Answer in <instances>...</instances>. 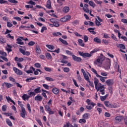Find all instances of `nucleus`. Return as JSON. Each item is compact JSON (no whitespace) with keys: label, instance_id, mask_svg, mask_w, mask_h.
<instances>
[{"label":"nucleus","instance_id":"nucleus-1","mask_svg":"<svg viewBox=\"0 0 127 127\" xmlns=\"http://www.w3.org/2000/svg\"><path fill=\"white\" fill-rule=\"evenodd\" d=\"M86 103L88 105L86 106V108L87 110H92V109H93V108H94L95 106H96L97 105L96 103H94L93 102H91V100L90 99H87L86 100Z\"/></svg>","mask_w":127,"mask_h":127},{"label":"nucleus","instance_id":"nucleus-2","mask_svg":"<svg viewBox=\"0 0 127 127\" xmlns=\"http://www.w3.org/2000/svg\"><path fill=\"white\" fill-rule=\"evenodd\" d=\"M97 92H99L101 93V95H105V86L102 85V83L98 84V88L97 89Z\"/></svg>","mask_w":127,"mask_h":127},{"label":"nucleus","instance_id":"nucleus-3","mask_svg":"<svg viewBox=\"0 0 127 127\" xmlns=\"http://www.w3.org/2000/svg\"><path fill=\"white\" fill-rule=\"evenodd\" d=\"M51 22L53 23V25L55 27H59L60 26V24H59V20L55 18H51L50 19Z\"/></svg>","mask_w":127,"mask_h":127},{"label":"nucleus","instance_id":"nucleus-4","mask_svg":"<svg viewBox=\"0 0 127 127\" xmlns=\"http://www.w3.org/2000/svg\"><path fill=\"white\" fill-rule=\"evenodd\" d=\"M104 105L107 108H111L112 109L118 108V106L110 104V102H109V101H104Z\"/></svg>","mask_w":127,"mask_h":127},{"label":"nucleus","instance_id":"nucleus-5","mask_svg":"<svg viewBox=\"0 0 127 127\" xmlns=\"http://www.w3.org/2000/svg\"><path fill=\"white\" fill-rule=\"evenodd\" d=\"M13 70L14 72H15V74H16L18 76H21V75L23 74V72H22L21 70L14 66L13 67Z\"/></svg>","mask_w":127,"mask_h":127},{"label":"nucleus","instance_id":"nucleus-6","mask_svg":"<svg viewBox=\"0 0 127 127\" xmlns=\"http://www.w3.org/2000/svg\"><path fill=\"white\" fill-rule=\"evenodd\" d=\"M97 18L95 19V24L96 26H100L101 25V22H103V19H101L99 16H96Z\"/></svg>","mask_w":127,"mask_h":127},{"label":"nucleus","instance_id":"nucleus-7","mask_svg":"<svg viewBox=\"0 0 127 127\" xmlns=\"http://www.w3.org/2000/svg\"><path fill=\"white\" fill-rule=\"evenodd\" d=\"M78 54L80 56H82V57H91L92 56V55L88 53H84L83 52L79 51Z\"/></svg>","mask_w":127,"mask_h":127},{"label":"nucleus","instance_id":"nucleus-8","mask_svg":"<svg viewBox=\"0 0 127 127\" xmlns=\"http://www.w3.org/2000/svg\"><path fill=\"white\" fill-rule=\"evenodd\" d=\"M21 117L23 118V119H25L26 114V111L25 110V108H21V111H20Z\"/></svg>","mask_w":127,"mask_h":127},{"label":"nucleus","instance_id":"nucleus-9","mask_svg":"<svg viewBox=\"0 0 127 127\" xmlns=\"http://www.w3.org/2000/svg\"><path fill=\"white\" fill-rule=\"evenodd\" d=\"M70 18H71V16L66 15L61 18L60 21H61V22H66V21H67V20H69Z\"/></svg>","mask_w":127,"mask_h":127},{"label":"nucleus","instance_id":"nucleus-10","mask_svg":"<svg viewBox=\"0 0 127 127\" xmlns=\"http://www.w3.org/2000/svg\"><path fill=\"white\" fill-rule=\"evenodd\" d=\"M42 92H43L41 93L42 96H43V97H44V98H45V99H46V100H47L48 97H47V95H46V93H47V94H49V91H48L46 90H44V89H42Z\"/></svg>","mask_w":127,"mask_h":127},{"label":"nucleus","instance_id":"nucleus-11","mask_svg":"<svg viewBox=\"0 0 127 127\" xmlns=\"http://www.w3.org/2000/svg\"><path fill=\"white\" fill-rule=\"evenodd\" d=\"M72 59L73 60H74V61L78 62V63H80V62L82 61V58H81L80 57H77L75 55H72Z\"/></svg>","mask_w":127,"mask_h":127},{"label":"nucleus","instance_id":"nucleus-12","mask_svg":"<svg viewBox=\"0 0 127 127\" xmlns=\"http://www.w3.org/2000/svg\"><path fill=\"white\" fill-rule=\"evenodd\" d=\"M20 53H22V54H23V55H26V56H29V55H30V52L27 51L25 52V51H24V50L21 49V48H19V49Z\"/></svg>","mask_w":127,"mask_h":127},{"label":"nucleus","instance_id":"nucleus-13","mask_svg":"<svg viewBox=\"0 0 127 127\" xmlns=\"http://www.w3.org/2000/svg\"><path fill=\"white\" fill-rule=\"evenodd\" d=\"M34 100L37 102H42L43 100V98L42 96H41V95H37L35 97Z\"/></svg>","mask_w":127,"mask_h":127},{"label":"nucleus","instance_id":"nucleus-14","mask_svg":"<svg viewBox=\"0 0 127 127\" xmlns=\"http://www.w3.org/2000/svg\"><path fill=\"white\" fill-rule=\"evenodd\" d=\"M123 120H124V117L123 116H118L115 118V121L117 123H121Z\"/></svg>","mask_w":127,"mask_h":127},{"label":"nucleus","instance_id":"nucleus-15","mask_svg":"<svg viewBox=\"0 0 127 127\" xmlns=\"http://www.w3.org/2000/svg\"><path fill=\"white\" fill-rule=\"evenodd\" d=\"M89 5L88 4H85L84 7H83V9L84 12H86L87 13H89Z\"/></svg>","mask_w":127,"mask_h":127},{"label":"nucleus","instance_id":"nucleus-16","mask_svg":"<svg viewBox=\"0 0 127 127\" xmlns=\"http://www.w3.org/2000/svg\"><path fill=\"white\" fill-rule=\"evenodd\" d=\"M99 82H100V81H99V79L98 78H94V85L95 86L96 90H97V89L99 88V84H100Z\"/></svg>","mask_w":127,"mask_h":127},{"label":"nucleus","instance_id":"nucleus-17","mask_svg":"<svg viewBox=\"0 0 127 127\" xmlns=\"http://www.w3.org/2000/svg\"><path fill=\"white\" fill-rule=\"evenodd\" d=\"M64 127H78V125L74 124V126L69 122L66 123V125L64 126Z\"/></svg>","mask_w":127,"mask_h":127},{"label":"nucleus","instance_id":"nucleus-18","mask_svg":"<svg viewBox=\"0 0 127 127\" xmlns=\"http://www.w3.org/2000/svg\"><path fill=\"white\" fill-rule=\"evenodd\" d=\"M94 65H97V66H101L103 63L100 60V59H97L94 62Z\"/></svg>","mask_w":127,"mask_h":127},{"label":"nucleus","instance_id":"nucleus-19","mask_svg":"<svg viewBox=\"0 0 127 127\" xmlns=\"http://www.w3.org/2000/svg\"><path fill=\"white\" fill-rule=\"evenodd\" d=\"M106 84H107V86H111L112 85H114V80L108 79L106 81Z\"/></svg>","mask_w":127,"mask_h":127},{"label":"nucleus","instance_id":"nucleus-20","mask_svg":"<svg viewBox=\"0 0 127 127\" xmlns=\"http://www.w3.org/2000/svg\"><path fill=\"white\" fill-rule=\"evenodd\" d=\"M34 92H35L36 94H39L42 92V89L41 90V87L38 86L37 88L34 90Z\"/></svg>","mask_w":127,"mask_h":127},{"label":"nucleus","instance_id":"nucleus-21","mask_svg":"<svg viewBox=\"0 0 127 127\" xmlns=\"http://www.w3.org/2000/svg\"><path fill=\"white\" fill-rule=\"evenodd\" d=\"M3 85H5L6 88H7V89H9V88H11V87H12L13 86V84H12L11 83H7V82H4L2 84V86Z\"/></svg>","mask_w":127,"mask_h":127},{"label":"nucleus","instance_id":"nucleus-22","mask_svg":"<svg viewBox=\"0 0 127 127\" xmlns=\"http://www.w3.org/2000/svg\"><path fill=\"white\" fill-rule=\"evenodd\" d=\"M89 76L91 77V74H90V73H85V74H83L85 80H86V81H87V82H90V78H89Z\"/></svg>","mask_w":127,"mask_h":127},{"label":"nucleus","instance_id":"nucleus-23","mask_svg":"<svg viewBox=\"0 0 127 127\" xmlns=\"http://www.w3.org/2000/svg\"><path fill=\"white\" fill-rule=\"evenodd\" d=\"M6 43V40L3 37L0 36V44H4Z\"/></svg>","mask_w":127,"mask_h":127},{"label":"nucleus","instance_id":"nucleus-24","mask_svg":"<svg viewBox=\"0 0 127 127\" xmlns=\"http://www.w3.org/2000/svg\"><path fill=\"white\" fill-rule=\"evenodd\" d=\"M30 70H32L33 71H34V75H38V74H39L38 69H36L35 70L34 67H33V66H31L30 67Z\"/></svg>","mask_w":127,"mask_h":127},{"label":"nucleus","instance_id":"nucleus-25","mask_svg":"<svg viewBox=\"0 0 127 127\" xmlns=\"http://www.w3.org/2000/svg\"><path fill=\"white\" fill-rule=\"evenodd\" d=\"M52 92L55 95H58V94H59V89L54 87L52 89Z\"/></svg>","mask_w":127,"mask_h":127},{"label":"nucleus","instance_id":"nucleus-26","mask_svg":"<svg viewBox=\"0 0 127 127\" xmlns=\"http://www.w3.org/2000/svg\"><path fill=\"white\" fill-rule=\"evenodd\" d=\"M46 7L49 9H51V1L50 0H48Z\"/></svg>","mask_w":127,"mask_h":127},{"label":"nucleus","instance_id":"nucleus-27","mask_svg":"<svg viewBox=\"0 0 127 127\" xmlns=\"http://www.w3.org/2000/svg\"><path fill=\"white\" fill-rule=\"evenodd\" d=\"M70 10V8L68 6L64 7L63 9V12L64 13H67Z\"/></svg>","mask_w":127,"mask_h":127},{"label":"nucleus","instance_id":"nucleus-28","mask_svg":"<svg viewBox=\"0 0 127 127\" xmlns=\"http://www.w3.org/2000/svg\"><path fill=\"white\" fill-rule=\"evenodd\" d=\"M16 43L17 44H19L20 45H23L24 44V43H23V42H22V40H21V39L20 38H17L16 39Z\"/></svg>","mask_w":127,"mask_h":127},{"label":"nucleus","instance_id":"nucleus-29","mask_svg":"<svg viewBox=\"0 0 127 127\" xmlns=\"http://www.w3.org/2000/svg\"><path fill=\"white\" fill-rule=\"evenodd\" d=\"M107 61L108 63L107 64V65L106 66V69H108L111 68V59L107 58Z\"/></svg>","mask_w":127,"mask_h":127},{"label":"nucleus","instance_id":"nucleus-30","mask_svg":"<svg viewBox=\"0 0 127 127\" xmlns=\"http://www.w3.org/2000/svg\"><path fill=\"white\" fill-rule=\"evenodd\" d=\"M30 98V96L27 95V94H23V95L22 96V98L24 101H26V100H28Z\"/></svg>","mask_w":127,"mask_h":127},{"label":"nucleus","instance_id":"nucleus-31","mask_svg":"<svg viewBox=\"0 0 127 127\" xmlns=\"http://www.w3.org/2000/svg\"><path fill=\"white\" fill-rule=\"evenodd\" d=\"M108 97H109V94H107L105 96H100V100L102 102H104V101H105V100H106L107 99V98H108Z\"/></svg>","mask_w":127,"mask_h":127},{"label":"nucleus","instance_id":"nucleus-32","mask_svg":"<svg viewBox=\"0 0 127 127\" xmlns=\"http://www.w3.org/2000/svg\"><path fill=\"white\" fill-rule=\"evenodd\" d=\"M118 48H120V49H123L125 50L126 49V46L123 44H120L117 45Z\"/></svg>","mask_w":127,"mask_h":127},{"label":"nucleus","instance_id":"nucleus-33","mask_svg":"<svg viewBox=\"0 0 127 127\" xmlns=\"http://www.w3.org/2000/svg\"><path fill=\"white\" fill-rule=\"evenodd\" d=\"M78 42L80 46H81V47H84V46H85V44L83 43V40L79 39L78 40Z\"/></svg>","mask_w":127,"mask_h":127},{"label":"nucleus","instance_id":"nucleus-34","mask_svg":"<svg viewBox=\"0 0 127 127\" xmlns=\"http://www.w3.org/2000/svg\"><path fill=\"white\" fill-rule=\"evenodd\" d=\"M93 41L94 42H96L97 44H100L101 42V40L100 39V38L98 37H95L94 38Z\"/></svg>","mask_w":127,"mask_h":127},{"label":"nucleus","instance_id":"nucleus-35","mask_svg":"<svg viewBox=\"0 0 127 127\" xmlns=\"http://www.w3.org/2000/svg\"><path fill=\"white\" fill-rule=\"evenodd\" d=\"M60 41L63 43V44H64V45H68V43L65 40H63V39L60 38L59 39Z\"/></svg>","mask_w":127,"mask_h":127},{"label":"nucleus","instance_id":"nucleus-36","mask_svg":"<svg viewBox=\"0 0 127 127\" xmlns=\"http://www.w3.org/2000/svg\"><path fill=\"white\" fill-rule=\"evenodd\" d=\"M97 78H100V80L101 82H103V83H105L106 80H105V79H107V77H104L100 75H99L98 76H97Z\"/></svg>","mask_w":127,"mask_h":127},{"label":"nucleus","instance_id":"nucleus-37","mask_svg":"<svg viewBox=\"0 0 127 127\" xmlns=\"http://www.w3.org/2000/svg\"><path fill=\"white\" fill-rule=\"evenodd\" d=\"M6 123L9 127H12V123H11V121L9 119H6Z\"/></svg>","mask_w":127,"mask_h":127},{"label":"nucleus","instance_id":"nucleus-38","mask_svg":"<svg viewBox=\"0 0 127 127\" xmlns=\"http://www.w3.org/2000/svg\"><path fill=\"white\" fill-rule=\"evenodd\" d=\"M98 59H99L100 61L101 62V63H103V62H104V61H105V56H104V55H103V54H101V56L99 57Z\"/></svg>","mask_w":127,"mask_h":127},{"label":"nucleus","instance_id":"nucleus-39","mask_svg":"<svg viewBox=\"0 0 127 127\" xmlns=\"http://www.w3.org/2000/svg\"><path fill=\"white\" fill-rule=\"evenodd\" d=\"M88 4H89V5L90 6H92V7H95V6H96V4L93 2L92 0H90L89 1Z\"/></svg>","mask_w":127,"mask_h":127},{"label":"nucleus","instance_id":"nucleus-40","mask_svg":"<svg viewBox=\"0 0 127 127\" xmlns=\"http://www.w3.org/2000/svg\"><path fill=\"white\" fill-rule=\"evenodd\" d=\"M93 0L95 1V3H96L97 4H99L100 6H102V3H103L102 1L101 0L99 1L98 0Z\"/></svg>","mask_w":127,"mask_h":127},{"label":"nucleus","instance_id":"nucleus-41","mask_svg":"<svg viewBox=\"0 0 127 127\" xmlns=\"http://www.w3.org/2000/svg\"><path fill=\"white\" fill-rule=\"evenodd\" d=\"M36 53H38V54H40V53H41V50L39 46L36 47Z\"/></svg>","mask_w":127,"mask_h":127},{"label":"nucleus","instance_id":"nucleus-42","mask_svg":"<svg viewBox=\"0 0 127 127\" xmlns=\"http://www.w3.org/2000/svg\"><path fill=\"white\" fill-rule=\"evenodd\" d=\"M46 57L47 59H52V56H51V54L49 53H46Z\"/></svg>","mask_w":127,"mask_h":127},{"label":"nucleus","instance_id":"nucleus-43","mask_svg":"<svg viewBox=\"0 0 127 127\" xmlns=\"http://www.w3.org/2000/svg\"><path fill=\"white\" fill-rule=\"evenodd\" d=\"M46 47L51 50H53L54 49V46L51 45H46Z\"/></svg>","mask_w":127,"mask_h":127},{"label":"nucleus","instance_id":"nucleus-44","mask_svg":"<svg viewBox=\"0 0 127 127\" xmlns=\"http://www.w3.org/2000/svg\"><path fill=\"white\" fill-rule=\"evenodd\" d=\"M36 79V77H30L29 78H27L26 79V82H31V81H32V80H35Z\"/></svg>","mask_w":127,"mask_h":127},{"label":"nucleus","instance_id":"nucleus-45","mask_svg":"<svg viewBox=\"0 0 127 127\" xmlns=\"http://www.w3.org/2000/svg\"><path fill=\"white\" fill-rule=\"evenodd\" d=\"M45 109L46 112H49V111H50L51 110V108H50V106L48 105L45 106Z\"/></svg>","mask_w":127,"mask_h":127},{"label":"nucleus","instance_id":"nucleus-46","mask_svg":"<svg viewBox=\"0 0 127 127\" xmlns=\"http://www.w3.org/2000/svg\"><path fill=\"white\" fill-rule=\"evenodd\" d=\"M27 108L28 110L29 114H31V107H30V104L28 103L27 104Z\"/></svg>","mask_w":127,"mask_h":127},{"label":"nucleus","instance_id":"nucleus-47","mask_svg":"<svg viewBox=\"0 0 127 127\" xmlns=\"http://www.w3.org/2000/svg\"><path fill=\"white\" fill-rule=\"evenodd\" d=\"M44 69L45 71H47V72H51L52 71V69L49 67H44Z\"/></svg>","mask_w":127,"mask_h":127},{"label":"nucleus","instance_id":"nucleus-48","mask_svg":"<svg viewBox=\"0 0 127 127\" xmlns=\"http://www.w3.org/2000/svg\"><path fill=\"white\" fill-rule=\"evenodd\" d=\"M0 55H2V56H4L5 57H6L7 56L6 53H5V52H3L0 50Z\"/></svg>","mask_w":127,"mask_h":127},{"label":"nucleus","instance_id":"nucleus-49","mask_svg":"<svg viewBox=\"0 0 127 127\" xmlns=\"http://www.w3.org/2000/svg\"><path fill=\"white\" fill-rule=\"evenodd\" d=\"M7 46L8 48V49H7V51H8V52H11V51H12V50H11V46L7 44Z\"/></svg>","mask_w":127,"mask_h":127},{"label":"nucleus","instance_id":"nucleus-50","mask_svg":"<svg viewBox=\"0 0 127 127\" xmlns=\"http://www.w3.org/2000/svg\"><path fill=\"white\" fill-rule=\"evenodd\" d=\"M8 1H9V2H11V3H14V4L18 3V1L16 0H8Z\"/></svg>","mask_w":127,"mask_h":127},{"label":"nucleus","instance_id":"nucleus-51","mask_svg":"<svg viewBox=\"0 0 127 127\" xmlns=\"http://www.w3.org/2000/svg\"><path fill=\"white\" fill-rule=\"evenodd\" d=\"M65 53H66V54H67V55H70V56H72V55H73V53L69 50H66Z\"/></svg>","mask_w":127,"mask_h":127},{"label":"nucleus","instance_id":"nucleus-52","mask_svg":"<svg viewBox=\"0 0 127 127\" xmlns=\"http://www.w3.org/2000/svg\"><path fill=\"white\" fill-rule=\"evenodd\" d=\"M45 79L46 80L49 81L50 82L54 81V79L53 78L50 77H45Z\"/></svg>","mask_w":127,"mask_h":127},{"label":"nucleus","instance_id":"nucleus-53","mask_svg":"<svg viewBox=\"0 0 127 127\" xmlns=\"http://www.w3.org/2000/svg\"><path fill=\"white\" fill-rule=\"evenodd\" d=\"M91 71L96 74V77L99 75V74H98V72H97V70H96V69H95L94 68H92Z\"/></svg>","mask_w":127,"mask_h":127},{"label":"nucleus","instance_id":"nucleus-54","mask_svg":"<svg viewBox=\"0 0 127 127\" xmlns=\"http://www.w3.org/2000/svg\"><path fill=\"white\" fill-rule=\"evenodd\" d=\"M35 44V42H34L32 41H30L28 43V45L29 46H33V45H34Z\"/></svg>","mask_w":127,"mask_h":127},{"label":"nucleus","instance_id":"nucleus-55","mask_svg":"<svg viewBox=\"0 0 127 127\" xmlns=\"http://www.w3.org/2000/svg\"><path fill=\"white\" fill-rule=\"evenodd\" d=\"M83 37H84L83 39H84V42H88V40L89 39V38L88 37V36H87V35H84Z\"/></svg>","mask_w":127,"mask_h":127},{"label":"nucleus","instance_id":"nucleus-56","mask_svg":"<svg viewBox=\"0 0 127 127\" xmlns=\"http://www.w3.org/2000/svg\"><path fill=\"white\" fill-rule=\"evenodd\" d=\"M54 35V36H59V35H60V36H61V35H62V34H61V33L59 32H57L56 33H54L53 34Z\"/></svg>","mask_w":127,"mask_h":127},{"label":"nucleus","instance_id":"nucleus-57","mask_svg":"<svg viewBox=\"0 0 127 127\" xmlns=\"http://www.w3.org/2000/svg\"><path fill=\"white\" fill-rule=\"evenodd\" d=\"M79 123L80 124H85L86 120H85L84 118L80 119L79 121Z\"/></svg>","mask_w":127,"mask_h":127},{"label":"nucleus","instance_id":"nucleus-58","mask_svg":"<svg viewBox=\"0 0 127 127\" xmlns=\"http://www.w3.org/2000/svg\"><path fill=\"white\" fill-rule=\"evenodd\" d=\"M43 88L46 89V90H49V86L48 85H47V84H43Z\"/></svg>","mask_w":127,"mask_h":127},{"label":"nucleus","instance_id":"nucleus-59","mask_svg":"<svg viewBox=\"0 0 127 127\" xmlns=\"http://www.w3.org/2000/svg\"><path fill=\"white\" fill-rule=\"evenodd\" d=\"M88 113H85L83 115V119H84V120H88Z\"/></svg>","mask_w":127,"mask_h":127},{"label":"nucleus","instance_id":"nucleus-60","mask_svg":"<svg viewBox=\"0 0 127 127\" xmlns=\"http://www.w3.org/2000/svg\"><path fill=\"white\" fill-rule=\"evenodd\" d=\"M12 23H11L10 22H7V27H8L9 28H10V27H12Z\"/></svg>","mask_w":127,"mask_h":127},{"label":"nucleus","instance_id":"nucleus-61","mask_svg":"<svg viewBox=\"0 0 127 127\" xmlns=\"http://www.w3.org/2000/svg\"><path fill=\"white\" fill-rule=\"evenodd\" d=\"M18 105L20 106L21 109H23V104L21 103V101H18Z\"/></svg>","mask_w":127,"mask_h":127},{"label":"nucleus","instance_id":"nucleus-62","mask_svg":"<svg viewBox=\"0 0 127 127\" xmlns=\"http://www.w3.org/2000/svg\"><path fill=\"white\" fill-rule=\"evenodd\" d=\"M7 38H10V39H14V37L10 35V34H8L6 36Z\"/></svg>","mask_w":127,"mask_h":127},{"label":"nucleus","instance_id":"nucleus-63","mask_svg":"<svg viewBox=\"0 0 127 127\" xmlns=\"http://www.w3.org/2000/svg\"><path fill=\"white\" fill-rule=\"evenodd\" d=\"M34 66L36 68H40V67H41V64L39 63H35Z\"/></svg>","mask_w":127,"mask_h":127},{"label":"nucleus","instance_id":"nucleus-64","mask_svg":"<svg viewBox=\"0 0 127 127\" xmlns=\"http://www.w3.org/2000/svg\"><path fill=\"white\" fill-rule=\"evenodd\" d=\"M104 116L105 117H106V118H110V117H111V114H110L109 112H105Z\"/></svg>","mask_w":127,"mask_h":127}]
</instances>
